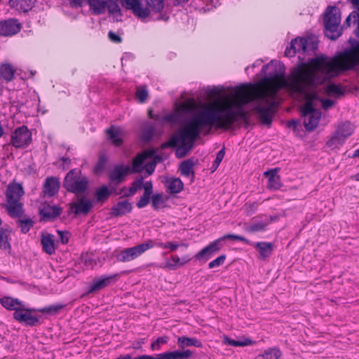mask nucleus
<instances>
[{
	"label": "nucleus",
	"mask_w": 359,
	"mask_h": 359,
	"mask_svg": "<svg viewBox=\"0 0 359 359\" xmlns=\"http://www.w3.org/2000/svg\"><path fill=\"white\" fill-rule=\"evenodd\" d=\"M201 121L204 128L215 127L229 130L236 123L243 121L245 128L250 126L249 112L241 104L227 106L222 108L205 107L200 110Z\"/></svg>",
	"instance_id": "obj_1"
},
{
	"label": "nucleus",
	"mask_w": 359,
	"mask_h": 359,
	"mask_svg": "<svg viewBox=\"0 0 359 359\" xmlns=\"http://www.w3.org/2000/svg\"><path fill=\"white\" fill-rule=\"evenodd\" d=\"M11 297H3L0 298V304L8 311H14L13 316L16 321L29 327H34L42 323L40 320L41 316H33L32 313L39 312L43 315L57 316L67 306L66 304L57 303L42 308L20 309L13 307V302H11Z\"/></svg>",
	"instance_id": "obj_2"
},
{
	"label": "nucleus",
	"mask_w": 359,
	"mask_h": 359,
	"mask_svg": "<svg viewBox=\"0 0 359 359\" xmlns=\"http://www.w3.org/2000/svg\"><path fill=\"white\" fill-rule=\"evenodd\" d=\"M328 56L324 54L316 55L315 57L305 60L301 56L298 62L290 69L287 76V81L290 89L301 95H306V85L314 71L317 63L327 62Z\"/></svg>",
	"instance_id": "obj_3"
},
{
	"label": "nucleus",
	"mask_w": 359,
	"mask_h": 359,
	"mask_svg": "<svg viewBox=\"0 0 359 359\" xmlns=\"http://www.w3.org/2000/svg\"><path fill=\"white\" fill-rule=\"evenodd\" d=\"M188 113L190 116L185 121L187 125L185 128H181L172 135L168 141L162 143L161 149L177 147L187 142L194 143L200 136L202 130L205 128L203 123L201 121L202 118L200 110L198 111L189 110Z\"/></svg>",
	"instance_id": "obj_4"
},
{
	"label": "nucleus",
	"mask_w": 359,
	"mask_h": 359,
	"mask_svg": "<svg viewBox=\"0 0 359 359\" xmlns=\"http://www.w3.org/2000/svg\"><path fill=\"white\" fill-rule=\"evenodd\" d=\"M25 195L22 184L15 180L7 186L5 193L6 203H1V208L6 210L7 214L13 219L21 217L25 213L24 204L20 198Z\"/></svg>",
	"instance_id": "obj_5"
},
{
	"label": "nucleus",
	"mask_w": 359,
	"mask_h": 359,
	"mask_svg": "<svg viewBox=\"0 0 359 359\" xmlns=\"http://www.w3.org/2000/svg\"><path fill=\"white\" fill-rule=\"evenodd\" d=\"M63 187L69 193L79 195L87 191L89 187V180L85 175H81L80 169L70 170L65 175Z\"/></svg>",
	"instance_id": "obj_6"
},
{
	"label": "nucleus",
	"mask_w": 359,
	"mask_h": 359,
	"mask_svg": "<svg viewBox=\"0 0 359 359\" xmlns=\"http://www.w3.org/2000/svg\"><path fill=\"white\" fill-rule=\"evenodd\" d=\"M341 21V12L336 6H328L324 13V27L326 36L334 41L342 34L338 27Z\"/></svg>",
	"instance_id": "obj_7"
},
{
	"label": "nucleus",
	"mask_w": 359,
	"mask_h": 359,
	"mask_svg": "<svg viewBox=\"0 0 359 359\" xmlns=\"http://www.w3.org/2000/svg\"><path fill=\"white\" fill-rule=\"evenodd\" d=\"M333 59L328 57L327 62L317 63L314 71L306 85V95L311 90L316 89L318 86L330 82L333 78L327 70V67L332 65Z\"/></svg>",
	"instance_id": "obj_8"
},
{
	"label": "nucleus",
	"mask_w": 359,
	"mask_h": 359,
	"mask_svg": "<svg viewBox=\"0 0 359 359\" xmlns=\"http://www.w3.org/2000/svg\"><path fill=\"white\" fill-rule=\"evenodd\" d=\"M32 143V133L27 126L17 127L11 135V144L16 149H26Z\"/></svg>",
	"instance_id": "obj_9"
},
{
	"label": "nucleus",
	"mask_w": 359,
	"mask_h": 359,
	"mask_svg": "<svg viewBox=\"0 0 359 359\" xmlns=\"http://www.w3.org/2000/svg\"><path fill=\"white\" fill-rule=\"evenodd\" d=\"M277 105L278 104L276 101L270 102L266 106L257 104L253 107L252 111L257 116L260 123L269 128L272 125Z\"/></svg>",
	"instance_id": "obj_10"
},
{
	"label": "nucleus",
	"mask_w": 359,
	"mask_h": 359,
	"mask_svg": "<svg viewBox=\"0 0 359 359\" xmlns=\"http://www.w3.org/2000/svg\"><path fill=\"white\" fill-rule=\"evenodd\" d=\"M261 74L264 81H271L285 76V66L278 60H272L262 67Z\"/></svg>",
	"instance_id": "obj_11"
},
{
	"label": "nucleus",
	"mask_w": 359,
	"mask_h": 359,
	"mask_svg": "<svg viewBox=\"0 0 359 359\" xmlns=\"http://www.w3.org/2000/svg\"><path fill=\"white\" fill-rule=\"evenodd\" d=\"M63 208L58 205H50L48 201H43L39 206L40 222H54L60 216Z\"/></svg>",
	"instance_id": "obj_12"
},
{
	"label": "nucleus",
	"mask_w": 359,
	"mask_h": 359,
	"mask_svg": "<svg viewBox=\"0 0 359 359\" xmlns=\"http://www.w3.org/2000/svg\"><path fill=\"white\" fill-rule=\"evenodd\" d=\"M118 278V273L108 276L102 275L100 277L95 278L88 286V290L84 293L83 296L88 295L107 287V286L116 283Z\"/></svg>",
	"instance_id": "obj_13"
},
{
	"label": "nucleus",
	"mask_w": 359,
	"mask_h": 359,
	"mask_svg": "<svg viewBox=\"0 0 359 359\" xmlns=\"http://www.w3.org/2000/svg\"><path fill=\"white\" fill-rule=\"evenodd\" d=\"M222 247L219 243V241L216 239L212 242H210L207 246L204 247L199 252H198L194 256V258L200 262L205 263L215 255L218 253L222 250Z\"/></svg>",
	"instance_id": "obj_14"
},
{
	"label": "nucleus",
	"mask_w": 359,
	"mask_h": 359,
	"mask_svg": "<svg viewBox=\"0 0 359 359\" xmlns=\"http://www.w3.org/2000/svg\"><path fill=\"white\" fill-rule=\"evenodd\" d=\"M121 4L127 10H131L135 15L141 19L147 18L150 13L148 5L143 7L140 0H121Z\"/></svg>",
	"instance_id": "obj_15"
},
{
	"label": "nucleus",
	"mask_w": 359,
	"mask_h": 359,
	"mask_svg": "<svg viewBox=\"0 0 359 359\" xmlns=\"http://www.w3.org/2000/svg\"><path fill=\"white\" fill-rule=\"evenodd\" d=\"M61 184L57 177H47L43 182L41 196L53 197L59 192Z\"/></svg>",
	"instance_id": "obj_16"
},
{
	"label": "nucleus",
	"mask_w": 359,
	"mask_h": 359,
	"mask_svg": "<svg viewBox=\"0 0 359 359\" xmlns=\"http://www.w3.org/2000/svg\"><path fill=\"white\" fill-rule=\"evenodd\" d=\"M145 252L142 243L126 248L116 255L118 262H127L133 260Z\"/></svg>",
	"instance_id": "obj_17"
},
{
	"label": "nucleus",
	"mask_w": 359,
	"mask_h": 359,
	"mask_svg": "<svg viewBox=\"0 0 359 359\" xmlns=\"http://www.w3.org/2000/svg\"><path fill=\"white\" fill-rule=\"evenodd\" d=\"M22 25L15 18H9L0 21V36H11L21 29Z\"/></svg>",
	"instance_id": "obj_18"
},
{
	"label": "nucleus",
	"mask_w": 359,
	"mask_h": 359,
	"mask_svg": "<svg viewBox=\"0 0 359 359\" xmlns=\"http://www.w3.org/2000/svg\"><path fill=\"white\" fill-rule=\"evenodd\" d=\"M133 208V204L128 200L120 201L111 206L108 215L110 218L123 217L130 213Z\"/></svg>",
	"instance_id": "obj_19"
},
{
	"label": "nucleus",
	"mask_w": 359,
	"mask_h": 359,
	"mask_svg": "<svg viewBox=\"0 0 359 359\" xmlns=\"http://www.w3.org/2000/svg\"><path fill=\"white\" fill-rule=\"evenodd\" d=\"M93 207V201L86 196L80 198L77 203H72L71 210L75 215H88Z\"/></svg>",
	"instance_id": "obj_20"
},
{
	"label": "nucleus",
	"mask_w": 359,
	"mask_h": 359,
	"mask_svg": "<svg viewBox=\"0 0 359 359\" xmlns=\"http://www.w3.org/2000/svg\"><path fill=\"white\" fill-rule=\"evenodd\" d=\"M280 170V168L269 169L264 172V176L268 178L267 188L272 191L280 189L283 184L278 172Z\"/></svg>",
	"instance_id": "obj_21"
},
{
	"label": "nucleus",
	"mask_w": 359,
	"mask_h": 359,
	"mask_svg": "<svg viewBox=\"0 0 359 359\" xmlns=\"http://www.w3.org/2000/svg\"><path fill=\"white\" fill-rule=\"evenodd\" d=\"M129 172V165H125L124 164L116 165L109 174V180L110 182L118 185L125 180L126 175Z\"/></svg>",
	"instance_id": "obj_22"
},
{
	"label": "nucleus",
	"mask_w": 359,
	"mask_h": 359,
	"mask_svg": "<svg viewBox=\"0 0 359 359\" xmlns=\"http://www.w3.org/2000/svg\"><path fill=\"white\" fill-rule=\"evenodd\" d=\"M142 189H144L143 194L136 203V206L140 209L146 207L150 203V199L154 194L153 193V183L151 180L145 182L143 181Z\"/></svg>",
	"instance_id": "obj_23"
},
{
	"label": "nucleus",
	"mask_w": 359,
	"mask_h": 359,
	"mask_svg": "<svg viewBox=\"0 0 359 359\" xmlns=\"http://www.w3.org/2000/svg\"><path fill=\"white\" fill-rule=\"evenodd\" d=\"M159 359H191L194 358V351L190 349L175 350L158 353Z\"/></svg>",
	"instance_id": "obj_24"
},
{
	"label": "nucleus",
	"mask_w": 359,
	"mask_h": 359,
	"mask_svg": "<svg viewBox=\"0 0 359 359\" xmlns=\"http://www.w3.org/2000/svg\"><path fill=\"white\" fill-rule=\"evenodd\" d=\"M105 133L107 135L108 140L114 146L119 147L123 144L121 128L111 125L106 129Z\"/></svg>",
	"instance_id": "obj_25"
},
{
	"label": "nucleus",
	"mask_w": 359,
	"mask_h": 359,
	"mask_svg": "<svg viewBox=\"0 0 359 359\" xmlns=\"http://www.w3.org/2000/svg\"><path fill=\"white\" fill-rule=\"evenodd\" d=\"M166 191L170 194H177L184 189V183L179 177L167 178L165 184Z\"/></svg>",
	"instance_id": "obj_26"
},
{
	"label": "nucleus",
	"mask_w": 359,
	"mask_h": 359,
	"mask_svg": "<svg viewBox=\"0 0 359 359\" xmlns=\"http://www.w3.org/2000/svg\"><path fill=\"white\" fill-rule=\"evenodd\" d=\"M41 243L42 245V250L44 252L48 255H52L55 253V244L54 241V236L53 234H42Z\"/></svg>",
	"instance_id": "obj_27"
},
{
	"label": "nucleus",
	"mask_w": 359,
	"mask_h": 359,
	"mask_svg": "<svg viewBox=\"0 0 359 359\" xmlns=\"http://www.w3.org/2000/svg\"><path fill=\"white\" fill-rule=\"evenodd\" d=\"M168 198L169 197L165 196L163 192L155 193L151 199H150L152 209L154 211H158L160 209L168 208L169 205L167 203Z\"/></svg>",
	"instance_id": "obj_28"
},
{
	"label": "nucleus",
	"mask_w": 359,
	"mask_h": 359,
	"mask_svg": "<svg viewBox=\"0 0 359 359\" xmlns=\"http://www.w3.org/2000/svg\"><path fill=\"white\" fill-rule=\"evenodd\" d=\"M255 248L259 251V258L262 260L269 258L273 251V244L270 242H257Z\"/></svg>",
	"instance_id": "obj_29"
},
{
	"label": "nucleus",
	"mask_w": 359,
	"mask_h": 359,
	"mask_svg": "<svg viewBox=\"0 0 359 359\" xmlns=\"http://www.w3.org/2000/svg\"><path fill=\"white\" fill-rule=\"evenodd\" d=\"M222 342H223V344H224L226 345L235 346V347H238V346L243 347V346L254 345L256 344L255 341H253L252 339H251L249 337H245V336H242L241 339H239V340H235V339L230 338L227 335H224Z\"/></svg>",
	"instance_id": "obj_30"
},
{
	"label": "nucleus",
	"mask_w": 359,
	"mask_h": 359,
	"mask_svg": "<svg viewBox=\"0 0 359 359\" xmlns=\"http://www.w3.org/2000/svg\"><path fill=\"white\" fill-rule=\"evenodd\" d=\"M194 162L191 158H188L180 163L179 170L182 175L189 177L191 176V182H193L195 178L194 170Z\"/></svg>",
	"instance_id": "obj_31"
},
{
	"label": "nucleus",
	"mask_w": 359,
	"mask_h": 359,
	"mask_svg": "<svg viewBox=\"0 0 359 359\" xmlns=\"http://www.w3.org/2000/svg\"><path fill=\"white\" fill-rule=\"evenodd\" d=\"M177 346L180 349H184L185 347L194 346L197 348L203 347L202 342L196 337H188L187 336H181L177 338Z\"/></svg>",
	"instance_id": "obj_32"
},
{
	"label": "nucleus",
	"mask_w": 359,
	"mask_h": 359,
	"mask_svg": "<svg viewBox=\"0 0 359 359\" xmlns=\"http://www.w3.org/2000/svg\"><path fill=\"white\" fill-rule=\"evenodd\" d=\"M187 118L188 117L183 118L182 114L172 112L161 116L160 121L172 124L179 123L182 126V128H185L187 126L185 121L187 119Z\"/></svg>",
	"instance_id": "obj_33"
},
{
	"label": "nucleus",
	"mask_w": 359,
	"mask_h": 359,
	"mask_svg": "<svg viewBox=\"0 0 359 359\" xmlns=\"http://www.w3.org/2000/svg\"><path fill=\"white\" fill-rule=\"evenodd\" d=\"M112 194L107 185L103 184L97 188L94 193V197L97 203H104Z\"/></svg>",
	"instance_id": "obj_34"
},
{
	"label": "nucleus",
	"mask_w": 359,
	"mask_h": 359,
	"mask_svg": "<svg viewBox=\"0 0 359 359\" xmlns=\"http://www.w3.org/2000/svg\"><path fill=\"white\" fill-rule=\"evenodd\" d=\"M15 69L11 63H1L0 76L6 82L13 81L15 78Z\"/></svg>",
	"instance_id": "obj_35"
},
{
	"label": "nucleus",
	"mask_w": 359,
	"mask_h": 359,
	"mask_svg": "<svg viewBox=\"0 0 359 359\" xmlns=\"http://www.w3.org/2000/svg\"><path fill=\"white\" fill-rule=\"evenodd\" d=\"M86 2L93 15H97L105 12L107 5L106 0H87Z\"/></svg>",
	"instance_id": "obj_36"
},
{
	"label": "nucleus",
	"mask_w": 359,
	"mask_h": 359,
	"mask_svg": "<svg viewBox=\"0 0 359 359\" xmlns=\"http://www.w3.org/2000/svg\"><path fill=\"white\" fill-rule=\"evenodd\" d=\"M325 92L330 96L339 97L346 93L345 87L335 83H330L325 87Z\"/></svg>",
	"instance_id": "obj_37"
},
{
	"label": "nucleus",
	"mask_w": 359,
	"mask_h": 359,
	"mask_svg": "<svg viewBox=\"0 0 359 359\" xmlns=\"http://www.w3.org/2000/svg\"><path fill=\"white\" fill-rule=\"evenodd\" d=\"M308 122H304V127L307 132L313 131L318 126L321 117V111H318L313 114L309 115Z\"/></svg>",
	"instance_id": "obj_38"
},
{
	"label": "nucleus",
	"mask_w": 359,
	"mask_h": 359,
	"mask_svg": "<svg viewBox=\"0 0 359 359\" xmlns=\"http://www.w3.org/2000/svg\"><path fill=\"white\" fill-rule=\"evenodd\" d=\"M269 222H257L255 221L250 224L246 225L245 231L249 233H255L257 232H264L266 231Z\"/></svg>",
	"instance_id": "obj_39"
},
{
	"label": "nucleus",
	"mask_w": 359,
	"mask_h": 359,
	"mask_svg": "<svg viewBox=\"0 0 359 359\" xmlns=\"http://www.w3.org/2000/svg\"><path fill=\"white\" fill-rule=\"evenodd\" d=\"M335 132L341 138V142H345L346 140L351 136L353 132L351 122L346 121L342 123L337 128Z\"/></svg>",
	"instance_id": "obj_40"
},
{
	"label": "nucleus",
	"mask_w": 359,
	"mask_h": 359,
	"mask_svg": "<svg viewBox=\"0 0 359 359\" xmlns=\"http://www.w3.org/2000/svg\"><path fill=\"white\" fill-rule=\"evenodd\" d=\"M145 156L144 154H138L133 159L132 168L130 167V172L132 173H140L144 170V162Z\"/></svg>",
	"instance_id": "obj_41"
},
{
	"label": "nucleus",
	"mask_w": 359,
	"mask_h": 359,
	"mask_svg": "<svg viewBox=\"0 0 359 359\" xmlns=\"http://www.w3.org/2000/svg\"><path fill=\"white\" fill-rule=\"evenodd\" d=\"M154 134L155 127L152 124L148 123L142 128L141 140L145 143L150 142L153 140Z\"/></svg>",
	"instance_id": "obj_42"
},
{
	"label": "nucleus",
	"mask_w": 359,
	"mask_h": 359,
	"mask_svg": "<svg viewBox=\"0 0 359 359\" xmlns=\"http://www.w3.org/2000/svg\"><path fill=\"white\" fill-rule=\"evenodd\" d=\"M108 160L109 158L106 154L100 153L99 154L98 161L93 168V173L95 175H100L105 170Z\"/></svg>",
	"instance_id": "obj_43"
},
{
	"label": "nucleus",
	"mask_w": 359,
	"mask_h": 359,
	"mask_svg": "<svg viewBox=\"0 0 359 359\" xmlns=\"http://www.w3.org/2000/svg\"><path fill=\"white\" fill-rule=\"evenodd\" d=\"M282 352L278 346L270 347L259 355L262 359H280Z\"/></svg>",
	"instance_id": "obj_44"
},
{
	"label": "nucleus",
	"mask_w": 359,
	"mask_h": 359,
	"mask_svg": "<svg viewBox=\"0 0 359 359\" xmlns=\"http://www.w3.org/2000/svg\"><path fill=\"white\" fill-rule=\"evenodd\" d=\"M7 232H11V230L0 227V249L9 251L11 250V245L8 241V235Z\"/></svg>",
	"instance_id": "obj_45"
},
{
	"label": "nucleus",
	"mask_w": 359,
	"mask_h": 359,
	"mask_svg": "<svg viewBox=\"0 0 359 359\" xmlns=\"http://www.w3.org/2000/svg\"><path fill=\"white\" fill-rule=\"evenodd\" d=\"M142 186L143 177L140 176L139 178L135 179L131 183V187L128 189V192L124 194L121 198L130 197L133 196L139 189H142Z\"/></svg>",
	"instance_id": "obj_46"
},
{
	"label": "nucleus",
	"mask_w": 359,
	"mask_h": 359,
	"mask_svg": "<svg viewBox=\"0 0 359 359\" xmlns=\"http://www.w3.org/2000/svg\"><path fill=\"white\" fill-rule=\"evenodd\" d=\"M17 224L18 226L20 228V231L22 233H28L30 229L33 227L34 224V222L29 217L20 219V217L18 218Z\"/></svg>",
	"instance_id": "obj_47"
},
{
	"label": "nucleus",
	"mask_w": 359,
	"mask_h": 359,
	"mask_svg": "<svg viewBox=\"0 0 359 359\" xmlns=\"http://www.w3.org/2000/svg\"><path fill=\"white\" fill-rule=\"evenodd\" d=\"M320 111L314 107L313 100H306L304 105L300 108V113L302 116L306 117L309 115L313 114Z\"/></svg>",
	"instance_id": "obj_48"
},
{
	"label": "nucleus",
	"mask_w": 359,
	"mask_h": 359,
	"mask_svg": "<svg viewBox=\"0 0 359 359\" xmlns=\"http://www.w3.org/2000/svg\"><path fill=\"white\" fill-rule=\"evenodd\" d=\"M169 337L168 336H161L158 337L155 341H154L150 346V348L151 351H160L161 348L162 344H166L169 341Z\"/></svg>",
	"instance_id": "obj_49"
},
{
	"label": "nucleus",
	"mask_w": 359,
	"mask_h": 359,
	"mask_svg": "<svg viewBox=\"0 0 359 359\" xmlns=\"http://www.w3.org/2000/svg\"><path fill=\"white\" fill-rule=\"evenodd\" d=\"M149 8L155 13H161L164 8V0H146Z\"/></svg>",
	"instance_id": "obj_50"
},
{
	"label": "nucleus",
	"mask_w": 359,
	"mask_h": 359,
	"mask_svg": "<svg viewBox=\"0 0 359 359\" xmlns=\"http://www.w3.org/2000/svg\"><path fill=\"white\" fill-rule=\"evenodd\" d=\"M296 48L299 53H306L309 50V41L305 37H297Z\"/></svg>",
	"instance_id": "obj_51"
},
{
	"label": "nucleus",
	"mask_w": 359,
	"mask_h": 359,
	"mask_svg": "<svg viewBox=\"0 0 359 359\" xmlns=\"http://www.w3.org/2000/svg\"><path fill=\"white\" fill-rule=\"evenodd\" d=\"M194 143L187 142L183 144H180L181 147H179L175 152V155L177 158H183L191 149Z\"/></svg>",
	"instance_id": "obj_52"
},
{
	"label": "nucleus",
	"mask_w": 359,
	"mask_h": 359,
	"mask_svg": "<svg viewBox=\"0 0 359 359\" xmlns=\"http://www.w3.org/2000/svg\"><path fill=\"white\" fill-rule=\"evenodd\" d=\"M117 0L107 1V8L111 14L118 13L120 16L122 15L121 10L116 1Z\"/></svg>",
	"instance_id": "obj_53"
},
{
	"label": "nucleus",
	"mask_w": 359,
	"mask_h": 359,
	"mask_svg": "<svg viewBox=\"0 0 359 359\" xmlns=\"http://www.w3.org/2000/svg\"><path fill=\"white\" fill-rule=\"evenodd\" d=\"M344 142H341V138L337 134L336 132L326 142V145L332 149L336 148L338 145H342Z\"/></svg>",
	"instance_id": "obj_54"
},
{
	"label": "nucleus",
	"mask_w": 359,
	"mask_h": 359,
	"mask_svg": "<svg viewBox=\"0 0 359 359\" xmlns=\"http://www.w3.org/2000/svg\"><path fill=\"white\" fill-rule=\"evenodd\" d=\"M142 244L143 246L144 247L145 251L154 247H157L162 249H165L166 247L165 243L158 242V241L151 239L147 240L146 242L142 243Z\"/></svg>",
	"instance_id": "obj_55"
},
{
	"label": "nucleus",
	"mask_w": 359,
	"mask_h": 359,
	"mask_svg": "<svg viewBox=\"0 0 359 359\" xmlns=\"http://www.w3.org/2000/svg\"><path fill=\"white\" fill-rule=\"evenodd\" d=\"M224 155L225 149L223 147L217 153L216 158L214 160L211 167L212 172H215L217 169L222 159L224 158Z\"/></svg>",
	"instance_id": "obj_56"
},
{
	"label": "nucleus",
	"mask_w": 359,
	"mask_h": 359,
	"mask_svg": "<svg viewBox=\"0 0 359 359\" xmlns=\"http://www.w3.org/2000/svg\"><path fill=\"white\" fill-rule=\"evenodd\" d=\"M136 98L140 103H144L148 98V91L145 87H139L136 91Z\"/></svg>",
	"instance_id": "obj_57"
},
{
	"label": "nucleus",
	"mask_w": 359,
	"mask_h": 359,
	"mask_svg": "<svg viewBox=\"0 0 359 359\" xmlns=\"http://www.w3.org/2000/svg\"><path fill=\"white\" fill-rule=\"evenodd\" d=\"M171 259L173 263L170 262L169 260H167L165 263V266L170 269V270H176L177 269L181 267L180 265V258L177 255H172L171 257Z\"/></svg>",
	"instance_id": "obj_58"
},
{
	"label": "nucleus",
	"mask_w": 359,
	"mask_h": 359,
	"mask_svg": "<svg viewBox=\"0 0 359 359\" xmlns=\"http://www.w3.org/2000/svg\"><path fill=\"white\" fill-rule=\"evenodd\" d=\"M297 39H294L291 41L290 44L287 46L285 50V55L286 57H293L298 52L296 48Z\"/></svg>",
	"instance_id": "obj_59"
},
{
	"label": "nucleus",
	"mask_w": 359,
	"mask_h": 359,
	"mask_svg": "<svg viewBox=\"0 0 359 359\" xmlns=\"http://www.w3.org/2000/svg\"><path fill=\"white\" fill-rule=\"evenodd\" d=\"M226 255L225 254L220 255L216 259L208 263V268L213 269L222 265L226 260Z\"/></svg>",
	"instance_id": "obj_60"
},
{
	"label": "nucleus",
	"mask_w": 359,
	"mask_h": 359,
	"mask_svg": "<svg viewBox=\"0 0 359 359\" xmlns=\"http://www.w3.org/2000/svg\"><path fill=\"white\" fill-rule=\"evenodd\" d=\"M260 203L258 202H248L244 205L245 213L248 216L252 215L257 210L259 205Z\"/></svg>",
	"instance_id": "obj_61"
},
{
	"label": "nucleus",
	"mask_w": 359,
	"mask_h": 359,
	"mask_svg": "<svg viewBox=\"0 0 359 359\" xmlns=\"http://www.w3.org/2000/svg\"><path fill=\"white\" fill-rule=\"evenodd\" d=\"M121 359H159L158 354H156L155 355H140L137 357L133 358L131 355L127 353V354H121Z\"/></svg>",
	"instance_id": "obj_62"
},
{
	"label": "nucleus",
	"mask_w": 359,
	"mask_h": 359,
	"mask_svg": "<svg viewBox=\"0 0 359 359\" xmlns=\"http://www.w3.org/2000/svg\"><path fill=\"white\" fill-rule=\"evenodd\" d=\"M57 233L59 236L60 242L62 244L66 245L69 243V238L71 236V233L69 231L57 230Z\"/></svg>",
	"instance_id": "obj_63"
},
{
	"label": "nucleus",
	"mask_w": 359,
	"mask_h": 359,
	"mask_svg": "<svg viewBox=\"0 0 359 359\" xmlns=\"http://www.w3.org/2000/svg\"><path fill=\"white\" fill-rule=\"evenodd\" d=\"M287 126L290 128H292L293 131L296 133H298L300 131H302V126L299 125V121L296 119H292L287 123Z\"/></svg>",
	"instance_id": "obj_64"
}]
</instances>
